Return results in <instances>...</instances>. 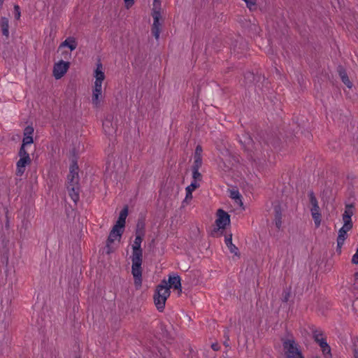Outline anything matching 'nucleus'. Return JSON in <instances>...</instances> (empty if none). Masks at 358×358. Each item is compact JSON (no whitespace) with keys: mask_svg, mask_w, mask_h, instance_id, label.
Segmentation results:
<instances>
[{"mask_svg":"<svg viewBox=\"0 0 358 358\" xmlns=\"http://www.w3.org/2000/svg\"><path fill=\"white\" fill-rule=\"evenodd\" d=\"M101 96V94H92V103L95 105H97L99 102V97Z\"/></svg>","mask_w":358,"mask_h":358,"instance_id":"39","label":"nucleus"},{"mask_svg":"<svg viewBox=\"0 0 358 358\" xmlns=\"http://www.w3.org/2000/svg\"><path fill=\"white\" fill-rule=\"evenodd\" d=\"M110 244L111 243H108V241H107L106 246V252L108 255L110 254L111 252H113L114 251V249L110 246Z\"/></svg>","mask_w":358,"mask_h":358,"instance_id":"42","label":"nucleus"},{"mask_svg":"<svg viewBox=\"0 0 358 358\" xmlns=\"http://www.w3.org/2000/svg\"><path fill=\"white\" fill-rule=\"evenodd\" d=\"M310 330L312 332L313 338L314 339L315 342L320 345L323 354L326 357L328 355L331 357V348L326 341L324 332L321 329H317L315 327H312Z\"/></svg>","mask_w":358,"mask_h":358,"instance_id":"4","label":"nucleus"},{"mask_svg":"<svg viewBox=\"0 0 358 358\" xmlns=\"http://www.w3.org/2000/svg\"><path fill=\"white\" fill-rule=\"evenodd\" d=\"M275 212V224L276 227L280 229L282 225V212L280 206H275L274 207Z\"/></svg>","mask_w":358,"mask_h":358,"instance_id":"18","label":"nucleus"},{"mask_svg":"<svg viewBox=\"0 0 358 358\" xmlns=\"http://www.w3.org/2000/svg\"><path fill=\"white\" fill-rule=\"evenodd\" d=\"M240 142L244 145H250L252 143V139L248 134H246L243 136V139L240 140Z\"/></svg>","mask_w":358,"mask_h":358,"instance_id":"34","label":"nucleus"},{"mask_svg":"<svg viewBox=\"0 0 358 358\" xmlns=\"http://www.w3.org/2000/svg\"><path fill=\"white\" fill-rule=\"evenodd\" d=\"M31 163L30 157H20L18 162H17V170L16 174L17 176H22L25 171V167L27 164Z\"/></svg>","mask_w":358,"mask_h":358,"instance_id":"9","label":"nucleus"},{"mask_svg":"<svg viewBox=\"0 0 358 358\" xmlns=\"http://www.w3.org/2000/svg\"><path fill=\"white\" fill-rule=\"evenodd\" d=\"M154 22L152 26L151 31L152 35L155 36L156 39H158L160 34V27L161 24L159 22V19L161 17V13H157L155 14H152Z\"/></svg>","mask_w":358,"mask_h":358,"instance_id":"8","label":"nucleus"},{"mask_svg":"<svg viewBox=\"0 0 358 358\" xmlns=\"http://www.w3.org/2000/svg\"><path fill=\"white\" fill-rule=\"evenodd\" d=\"M124 1L125 7L127 9L131 8L134 3V0H124Z\"/></svg>","mask_w":358,"mask_h":358,"instance_id":"44","label":"nucleus"},{"mask_svg":"<svg viewBox=\"0 0 358 358\" xmlns=\"http://www.w3.org/2000/svg\"><path fill=\"white\" fill-rule=\"evenodd\" d=\"M117 115L120 116V114L106 113L102 124L106 134L112 135L116 132L118 125Z\"/></svg>","mask_w":358,"mask_h":358,"instance_id":"5","label":"nucleus"},{"mask_svg":"<svg viewBox=\"0 0 358 358\" xmlns=\"http://www.w3.org/2000/svg\"><path fill=\"white\" fill-rule=\"evenodd\" d=\"M101 85L102 82L99 80H95L94 89H98L101 90Z\"/></svg>","mask_w":358,"mask_h":358,"instance_id":"46","label":"nucleus"},{"mask_svg":"<svg viewBox=\"0 0 358 358\" xmlns=\"http://www.w3.org/2000/svg\"><path fill=\"white\" fill-rule=\"evenodd\" d=\"M102 64L101 62L97 64V67L94 71V76L96 78L95 80H99L103 82L105 78L104 73L101 71Z\"/></svg>","mask_w":358,"mask_h":358,"instance_id":"22","label":"nucleus"},{"mask_svg":"<svg viewBox=\"0 0 358 358\" xmlns=\"http://www.w3.org/2000/svg\"><path fill=\"white\" fill-rule=\"evenodd\" d=\"M285 355L287 358H304L299 345L292 336L290 338H281Z\"/></svg>","mask_w":358,"mask_h":358,"instance_id":"3","label":"nucleus"},{"mask_svg":"<svg viewBox=\"0 0 358 358\" xmlns=\"http://www.w3.org/2000/svg\"><path fill=\"white\" fill-rule=\"evenodd\" d=\"M107 0H105V2ZM115 0H108V1H110V3H111L112 2H114Z\"/></svg>","mask_w":358,"mask_h":358,"instance_id":"54","label":"nucleus"},{"mask_svg":"<svg viewBox=\"0 0 358 358\" xmlns=\"http://www.w3.org/2000/svg\"><path fill=\"white\" fill-rule=\"evenodd\" d=\"M217 218L215 221L219 229H225L230 223V216L222 209H219L217 212Z\"/></svg>","mask_w":358,"mask_h":358,"instance_id":"7","label":"nucleus"},{"mask_svg":"<svg viewBox=\"0 0 358 358\" xmlns=\"http://www.w3.org/2000/svg\"><path fill=\"white\" fill-rule=\"evenodd\" d=\"M199 169L192 168L193 181L198 182L202 180V175L199 171Z\"/></svg>","mask_w":358,"mask_h":358,"instance_id":"25","label":"nucleus"},{"mask_svg":"<svg viewBox=\"0 0 358 358\" xmlns=\"http://www.w3.org/2000/svg\"><path fill=\"white\" fill-rule=\"evenodd\" d=\"M202 152H203V149H202L201 145H197L196 147L194 155L202 156Z\"/></svg>","mask_w":358,"mask_h":358,"instance_id":"40","label":"nucleus"},{"mask_svg":"<svg viewBox=\"0 0 358 358\" xmlns=\"http://www.w3.org/2000/svg\"><path fill=\"white\" fill-rule=\"evenodd\" d=\"M180 277L179 275H170L169 278V283L168 287L170 289L171 287H173L175 289L179 290L180 292H182L181 282H180Z\"/></svg>","mask_w":358,"mask_h":358,"instance_id":"12","label":"nucleus"},{"mask_svg":"<svg viewBox=\"0 0 358 358\" xmlns=\"http://www.w3.org/2000/svg\"><path fill=\"white\" fill-rule=\"evenodd\" d=\"M352 227L345 228L343 225L338 231V235L337 237V242L338 244H341V242H345V239L348 237V231H350Z\"/></svg>","mask_w":358,"mask_h":358,"instance_id":"19","label":"nucleus"},{"mask_svg":"<svg viewBox=\"0 0 358 358\" xmlns=\"http://www.w3.org/2000/svg\"><path fill=\"white\" fill-rule=\"evenodd\" d=\"M230 197L233 199H235L236 202L238 201L242 204L241 202V195L238 190H231L230 193Z\"/></svg>","mask_w":358,"mask_h":358,"instance_id":"29","label":"nucleus"},{"mask_svg":"<svg viewBox=\"0 0 358 358\" xmlns=\"http://www.w3.org/2000/svg\"><path fill=\"white\" fill-rule=\"evenodd\" d=\"M128 215V208L125 206L120 212L117 221L116 222L115 227L123 229L125 226V220Z\"/></svg>","mask_w":358,"mask_h":358,"instance_id":"11","label":"nucleus"},{"mask_svg":"<svg viewBox=\"0 0 358 358\" xmlns=\"http://www.w3.org/2000/svg\"><path fill=\"white\" fill-rule=\"evenodd\" d=\"M311 215L314 220L315 227H319L321 224V220H322V215L320 213V211L311 213Z\"/></svg>","mask_w":358,"mask_h":358,"instance_id":"24","label":"nucleus"},{"mask_svg":"<svg viewBox=\"0 0 358 358\" xmlns=\"http://www.w3.org/2000/svg\"><path fill=\"white\" fill-rule=\"evenodd\" d=\"M33 138H32V136H24L23 138V140H22V145H30L31 143H33Z\"/></svg>","mask_w":358,"mask_h":358,"instance_id":"35","label":"nucleus"},{"mask_svg":"<svg viewBox=\"0 0 358 358\" xmlns=\"http://www.w3.org/2000/svg\"><path fill=\"white\" fill-rule=\"evenodd\" d=\"M268 143H270L273 145H275L278 142L275 141H271V140H268Z\"/></svg>","mask_w":358,"mask_h":358,"instance_id":"51","label":"nucleus"},{"mask_svg":"<svg viewBox=\"0 0 358 358\" xmlns=\"http://www.w3.org/2000/svg\"><path fill=\"white\" fill-rule=\"evenodd\" d=\"M354 357L358 358V339L354 342Z\"/></svg>","mask_w":358,"mask_h":358,"instance_id":"41","label":"nucleus"},{"mask_svg":"<svg viewBox=\"0 0 358 358\" xmlns=\"http://www.w3.org/2000/svg\"><path fill=\"white\" fill-rule=\"evenodd\" d=\"M161 13V1L160 0H154L152 14Z\"/></svg>","mask_w":358,"mask_h":358,"instance_id":"30","label":"nucleus"},{"mask_svg":"<svg viewBox=\"0 0 358 358\" xmlns=\"http://www.w3.org/2000/svg\"><path fill=\"white\" fill-rule=\"evenodd\" d=\"M34 133V128L32 126H27L24 130V136H31Z\"/></svg>","mask_w":358,"mask_h":358,"instance_id":"36","label":"nucleus"},{"mask_svg":"<svg viewBox=\"0 0 358 358\" xmlns=\"http://www.w3.org/2000/svg\"><path fill=\"white\" fill-rule=\"evenodd\" d=\"M317 211H320L319 205L313 206L310 208V212L314 213V212H317Z\"/></svg>","mask_w":358,"mask_h":358,"instance_id":"47","label":"nucleus"},{"mask_svg":"<svg viewBox=\"0 0 358 358\" xmlns=\"http://www.w3.org/2000/svg\"><path fill=\"white\" fill-rule=\"evenodd\" d=\"M9 20L8 18L6 17H2L1 18V27L2 31V34L6 37L9 36Z\"/></svg>","mask_w":358,"mask_h":358,"instance_id":"20","label":"nucleus"},{"mask_svg":"<svg viewBox=\"0 0 358 358\" xmlns=\"http://www.w3.org/2000/svg\"><path fill=\"white\" fill-rule=\"evenodd\" d=\"M199 187V184L198 182H192L191 184L186 187V196L184 200V202H186L187 201V200H191L192 199V192Z\"/></svg>","mask_w":358,"mask_h":358,"instance_id":"16","label":"nucleus"},{"mask_svg":"<svg viewBox=\"0 0 358 358\" xmlns=\"http://www.w3.org/2000/svg\"><path fill=\"white\" fill-rule=\"evenodd\" d=\"M224 345H225L226 346H228L227 343H226V342L224 343Z\"/></svg>","mask_w":358,"mask_h":358,"instance_id":"55","label":"nucleus"},{"mask_svg":"<svg viewBox=\"0 0 358 358\" xmlns=\"http://www.w3.org/2000/svg\"><path fill=\"white\" fill-rule=\"evenodd\" d=\"M352 263L354 264H358V248L357 249L355 254L352 256Z\"/></svg>","mask_w":358,"mask_h":358,"instance_id":"43","label":"nucleus"},{"mask_svg":"<svg viewBox=\"0 0 358 358\" xmlns=\"http://www.w3.org/2000/svg\"><path fill=\"white\" fill-rule=\"evenodd\" d=\"M343 221L344 222L343 225L345 226V228H349L352 227L353 224L352 222L351 217L349 215H347L345 214H343Z\"/></svg>","mask_w":358,"mask_h":358,"instance_id":"27","label":"nucleus"},{"mask_svg":"<svg viewBox=\"0 0 358 358\" xmlns=\"http://www.w3.org/2000/svg\"><path fill=\"white\" fill-rule=\"evenodd\" d=\"M69 62L63 60L55 64L53 67V76L56 79H60L68 71Z\"/></svg>","mask_w":358,"mask_h":358,"instance_id":"6","label":"nucleus"},{"mask_svg":"<svg viewBox=\"0 0 358 358\" xmlns=\"http://www.w3.org/2000/svg\"><path fill=\"white\" fill-rule=\"evenodd\" d=\"M67 189L69 192V194L71 196V199L74 201L75 203L79 200V193H80V186L77 187H71L67 186Z\"/></svg>","mask_w":358,"mask_h":358,"instance_id":"15","label":"nucleus"},{"mask_svg":"<svg viewBox=\"0 0 358 358\" xmlns=\"http://www.w3.org/2000/svg\"><path fill=\"white\" fill-rule=\"evenodd\" d=\"M308 196H309L310 203L312 206L318 205L317 198L315 197V194L313 191H310L308 192Z\"/></svg>","mask_w":358,"mask_h":358,"instance_id":"32","label":"nucleus"},{"mask_svg":"<svg viewBox=\"0 0 358 358\" xmlns=\"http://www.w3.org/2000/svg\"><path fill=\"white\" fill-rule=\"evenodd\" d=\"M69 173H78V165L76 160H73L69 169Z\"/></svg>","mask_w":358,"mask_h":358,"instance_id":"31","label":"nucleus"},{"mask_svg":"<svg viewBox=\"0 0 358 358\" xmlns=\"http://www.w3.org/2000/svg\"><path fill=\"white\" fill-rule=\"evenodd\" d=\"M19 156H20V157H24V156L29 157V153L25 150V146L24 145H21V148H20V151H19Z\"/></svg>","mask_w":358,"mask_h":358,"instance_id":"37","label":"nucleus"},{"mask_svg":"<svg viewBox=\"0 0 358 358\" xmlns=\"http://www.w3.org/2000/svg\"><path fill=\"white\" fill-rule=\"evenodd\" d=\"M123 231V229H120L113 226L107 239V241H108V243H113L117 238H120Z\"/></svg>","mask_w":358,"mask_h":358,"instance_id":"13","label":"nucleus"},{"mask_svg":"<svg viewBox=\"0 0 358 358\" xmlns=\"http://www.w3.org/2000/svg\"><path fill=\"white\" fill-rule=\"evenodd\" d=\"M211 348L215 351H217L220 349V346H219V345L217 343H213L211 345Z\"/></svg>","mask_w":358,"mask_h":358,"instance_id":"49","label":"nucleus"},{"mask_svg":"<svg viewBox=\"0 0 358 358\" xmlns=\"http://www.w3.org/2000/svg\"><path fill=\"white\" fill-rule=\"evenodd\" d=\"M14 14H15V18L16 20H19L20 17V8L18 5L14 6Z\"/></svg>","mask_w":358,"mask_h":358,"instance_id":"38","label":"nucleus"},{"mask_svg":"<svg viewBox=\"0 0 358 358\" xmlns=\"http://www.w3.org/2000/svg\"><path fill=\"white\" fill-rule=\"evenodd\" d=\"M253 76H254L253 73H248V78H250V77L253 78Z\"/></svg>","mask_w":358,"mask_h":358,"instance_id":"53","label":"nucleus"},{"mask_svg":"<svg viewBox=\"0 0 358 358\" xmlns=\"http://www.w3.org/2000/svg\"><path fill=\"white\" fill-rule=\"evenodd\" d=\"M161 330L163 334V336L166 338L167 340H171L173 338L169 334V332L166 329V327L163 324L161 325Z\"/></svg>","mask_w":358,"mask_h":358,"instance_id":"33","label":"nucleus"},{"mask_svg":"<svg viewBox=\"0 0 358 358\" xmlns=\"http://www.w3.org/2000/svg\"><path fill=\"white\" fill-rule=\"evenodd\" d=\"M136 234L143 235L145 234V220L144 219H138L136 224Z\"/></svg>","mask_w":358,"mask_h":358,"instance_id":"23","label":"nucleus"},{"mask_svg":"<svg viewBox=\"0 0 358 358\" xmlns=\"http://www.w3.org/2000/svg\"><path fill=\"white\" fill-rule=\"evenodd\" d=\"M337 72L342 80V82L348 87L351 88L352 87V83L350 80L348 73L346 72L345 69L342 66L339 65L337 67Z\"/></svg>","mask_w":358,"mask_h":358,"instance_id":"10","label":"nucleus"},{"mask_svg":"<svg viewBox=\"0 0 358 358\" xmlns=\"http://www.w3.org/2000/svg\"><path fill=\"white\" fill-rule=\"evenodd\" d=\"M61 45L68 47L71 51H73L77 47V42L73 37H69L61 44Z\"/></svg>","mask_w":358,"mask_h":358,"instance_id":"21","label":"nucleus"},{"mask_svg":"<svg viewBox=\"0 0 358 358\" xmlns=\"http://www.w3.org/2000/svg\"><path fill=\"white\" fill-rule=\"evenodd\" d=\"M67 186L77 187L79 185V176L78 173H69L67 176Z\"/></svg>","mask_w":358,"mask_h":358,"instance_id":"17","label":"nucleus"},{"mask_svg":"<svg viewBox=\"0 0 358 358\" xmlns=\"http://www.w3.org/2000/svg\"><path fill=\"white\" fill-rule=\"evenodd\" d=\"M225 243L231 253L234 254L237 257H240V252L238 248L232 243V234L225 237Z\"/></svg>","mask_w":358,"mask_h":358,"instance_id":"14","label":"nucleus"},{"mask_svg":"<svg viewBox=\"0 0 358 358\" xmlns=\"http://www.w3.org/2000/svg\"><path fill=\"white\" fill-rule=\"evenodd\" d=\"M355 281H358V272H356L354 275Z\"/></svg>","mask_w":358,"mask_h":358,"instance_id":"52","label":"nucleus"},{"mask_svg":"<svg viewBox=\"0 0 358 358\" xmlns=\"http://www.w3.org/2000/svg\"><path fill=\"white\" fill-rule=\"evenodd\" d=\"M171 292L168 287V282L163 280L159 285L156 287L153 296L154 303L157 309L162 312L165 307L166 301L170 296Z\"/></svg>","mask_w":358,"mask_h":358,"instance_id":"2","label":"nucleus"},{"mask_svg":"<svg viewBox=\"0 0 358 358\" xmlns=\"http://www.w3.org/2000/svg\"><path fill=\"white\" fill-rule=\"evenodd\" d=\"M343 244H344L343 242H341V244H338V242H337L336 252L338 254L341 253V248H342V246L343 245Z\"/></svg>","mask_w":358,"mask_h":358,"instance_id":"48","label":"nucleus"},{"mask_svg":"<svg viewBox=\"0 0 358 358\" xmlns=\"http://www.w3.org/2000/svg\"><path fill=\"white\" fill-rule=\"evenodd\" d=\"M354 208L355 206L352 203L346 204L344 214L349 215L352 217V216L354 215Z\"/></svg>","mask_w":358,"mask_h":358,"instance_id":"28","label":"nucleus"},{"mask_svg":"<svg viewBox=\"0 0 358 358\" xmlns=\"http://www.w3.org/2000/svg\"><path fill=\"white\" fill-rule=\"evenodd\" d=\"M143 235L136 234L134 244L132 245L133 252L131 257L132 266L131 273L134 279V285L137 289L140 288L142 285V262H143V250L141 245L143 241Z\"/></svg>","mask_w":358,"mask_h":358,"instance_id":"1","label":"nucleus"},{"mask_svg":"<svg viewBox=\"0 0 358 358\" xmlns=\"http://www.w3.org/2000/svg\"><path fill=\"white\" fill-rule=\"evenodd\" d=\"M202 156L194 155V164L192 168L200 169L202 166Z\"/></svg>","mask_w":358,"mask_h":358,"instance_id":"26","label":"nucleus"},{"mask_svg":"<svg viewBox=\"0 0 358 358\" xmlns=\"http://www.w3.org/2000/svg\"><path fill=\"white\" fill-rule=\"evenodd\" d=\"M92 94H101V90L98 89H94Z\"/></svg>","mask_w":358,"mask_h":358,"instance_id":"50","label":"nucleus"},{"mask_svg":"<svg viewBox=\"0 0 358 358\" xmlns=\"http://www.w3.org/2000/svg\"><path fill=\"white\" fill-rule=\"evenodd\" d=\"M289 292H283V297H282V301L287 302L289 300Z\"/></svg>","mask_w":358,"mask_h":358,"instance_id":"45","label":"nucleus"}]
</instances>
